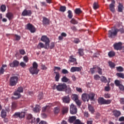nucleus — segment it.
Segmentation results:
<instances>
[{"label": "nucleus", "instance_id": "nucleus-34", "mask_svg": "<svg viewBox=\"0 0 124 124\" xmlns=\"http://www.w3.org/2000/svg\"><path fill=\"white\" fill-rule=\"evenodd\" d=\"M78 54H79V56L81 57L84 56V49L79 48L78 49Z\"/></svg>", "mask_w": 124, "mask_h": 124}, {"label": "nucleus", "instance_id": "nucleus-40", "mask_svg": "<svg viewBox=\"0 0 124 124\" xmlns=\"http://www.w3.org/2000/svg\"><path fill=\"white\" fill-rule=\"evenodd\" d=\"M62 82H64V83H67V82H68L69 81V79L66 78V77L64 76L62 78Z\"/></svg>", "mask_w": 124, "mask_h": 124}, {"label": "nucleus", "instance_id": "nucleus-47", "mask_svg": "<svg viewBox=\"0 0 124 124\" xmlns=\"http://www.w3.org/2000/svg\"><path fill=\"white\" fill-rule=\"evenodd\" d=\"M54 112L55 114H59L60 113V108L58 107L54 108Z\"/></svg>", "mask_w": 124, "mask_h": 124}, {"label": "nucleus", "instance_id": "nucleus-28", "mask_svg": "<svg viewBox=\"0 0 124 124\" xmlns=\"http://www.w3.org/2000/svg\"><path fill=\"white\" fill-rule=\"evenodd\" d=\"M123 8H124V6L122 4L119 3L118 6V12H123Z\"/></svg>", "mask_w": 124, "mask_h": 124}, {"label": "nucleus", "instance_id": "nucleus-42", "mask_svg": "<svg viewBox=\"0 0 124 124\" xmlns=\"http://www.w3.org/2000/svg\"><path fill=\"white\" fill-rule=\"evenodd\" d=\"M108 64H109V66H110V67H111V68H115V66H116V64H115V63H114L111 61H109L108 62Z\"/></svg>", "mask_w": 124, "mask_h": 124}, {"label": "nucleus", "instance_id": "nucleus-37", "mask_svg": "<svg viewBox=\"0 0 124 124\" xmlns=\"http://www.w3.org/2000/svg\"><path fill=\"white\" fill-rule=\"evenodd\" d=\"M70 23L73 24V25H77L78 24V21L73 18L70 21Z\"/></svg>", "mask_w": 124, "mask_h": 124}, {"label": "nucleus", "instance_id": "nucleus-43", "mask_svg": "<svg viewBox=\"0 0 124 124\" xmlns=\"http://www.w3.org/2000/svg\"><path fill=\"white\" fill-rule=\"evenodd\" d=\"M75 102H76L77 105L78 107H80L81 105L82 104V102H81V101L80 100L78 99V100L75 101Z\"/></svg>", "mask_w": 124, "mask_h": 124}, {"label": "nucleus", "instance_id": "nucleus-50", "mask_svg": "<svg viewBox=\"0 0 124 124\" xmlns=\"http://www.w3.org/2000/svg\"><path fill=\"white\" fill-rule=\"evenodd\" d=\"M93 9H97L98 8V4L96 2H94L93 4Z\"/></svg>", "mask_w": 124, "mask_h": 124}, {"label": "nucleus", "instance_id": "nucleus-24", "mask_svg": "<svg viewBox=\"0 0 124 124\" xmlns=\"http://www.w3.org/2000/svg\"><path fill=\"white\" fill-rule=\"evenodd\" d=\"M54 74H56L55 77V81H56V82H59V81H60V73L58 72H54Z\"/></svg>", "mask_w": 124, "mask_h": 124}, {"label": "nucleus", "instance_id": "nucleus-64", "mask_svg": "<svg viewBox=\"0 0 124 124\" xmlns=\"http://www.w3.org/2000/svg\"><path fill=\"white\" fill-rule=\"evenodd\" d=\"M4 73V69L0 67V75H1Z\"/></svg>", "mask_w": 124, "mask_h": 124}, {"label": "nucleus", "instance_id": "nucleus-6", "mask_svg": "<svg viewBox=\"0 0 124 124\" xmlns=\"http://www.w3.org/2000/svg\"><path fill=\"white\" fill-rule=\"evenodd\" d=\"M66 88H67V86L65 83H59V84L56 86V90H57L58 92H63Z\"/></svg>", "mask_w": 124, "mask_h": 124}, {"label": "nucleus", "instance_id": "nucleus-55", "mask_svg": "<svg viewBox=\"0 0 124 124\" xmlns=\"http://www.w3.org/2000/svg\"><path fill=\"white\" fill-rule=\"evenodd\" d=\"M94 69H96V67L93 66V68H90V71L92 74H93L94 73Z\"/></svg>", "mask_w": 124, "mask_h": 124}, {"label": "nucleus", "instance_id": "nucleus-62", "mask_svg": "<svg viewBox=\"0 0 124 124\" xmlns=\"http://www.w3.org/2000/svg\"><path fill=\"white\" fill-rule=\"evenodd\" d=\"M38 98L39 99H42L43 98V93H40L38 95Z\"/></svg>", "mask_w": 124, "mask_h": 124}, {"label": "nucleus", "instance_id": "nucleus-21", "mask_svg": "<svg viewBox=\"0 0 124 124\" xmlns=\"http://www.w3.org/2000/svg\"><path fill=\"white\" fill-rule=\"evenodd\" d=\"M113 115L114 116H115L116 118H118V117H120L121 116V111L117 110H114L113 111Z\"/></svg>", "mask_w": 124, "mask_h": 124}, {"label": "nucleus", "instance_id": "nucleus-22", "mask_svg": "<svg viewBox=\"0 0 124 124\" xmlns=\"http://www.w3.org/2000/svg\"><path fill=\"white\" fill-rule=\"evenodd\" d=\"M17 102H13L12 103V107H11L12 111H14L15 110H16V108H17Z\"/></svg>", "mask_w": 124, "mask_h": 124}, {"label": "nucleus", "instance_id": "nucleus-36", "mask_svg": "<svg viewBox=\"0 0 124 124\" xmlns=\"http://www.w3.org/2000/svg\"><path fill=\"white\" fill-rule=\"evenodd\" d=\"M41 48H45V45L42 43H39L37 46V48L41 49Z\"/></svg>", "mask_w": 124, "mask_h": 124}, {"label": "nucleus", "instance_id": "nucleus-5", "mask_svg": "<svg viewBox=\"0 0 124 124\" xmlns=\"http://www.w3.org/2000/svg\"><path fill=\"white\" fill-rule=\"evenodd\" d=\"M98 102L99 104H100V105H108V104H110L111 102H112V100H106L104 99L103 97H100L98 99Z\"/></svg>", "mask_w": 124, "mask_h": 124}, {"label": "nucleus", "instance_id": "nucleus-7", "mask_svg": "<svg viewBox=\"0 0 124 124\" xmlns=\"http://www.w3.org/2000/svg\"><path fill=\"white\" fill-rule=\"evenodd\" d=\"M117 34H118V32L116 28L114 30L111 29V30L108 31V37H109V38H113V37H115Z\"/></svg>", "mask_w": 124, "mask_h": 124}, {"label": "nucleus", "instance_id": "nucleus-29", "mask_svg": "<svg viewBox=\"0 0 124 124\" xmlns=\"http://www.w3.org/2000/svg\"><path fill=\"white\" fill-rule=\"evenodd\" d=\"M33 111L35 113H37L40 111V107L37 105H36L35 107L33 108Z\"/></svg>", "mask_w": 124, "mask_h": 124}, {"label": "nucleus", "instance_id": "nucleus-16", "mask_svg": "<svg viewBox=\"0 0 124 124\" xmlns=\"http://www.w3.org/2000/svg\"><path fill=\"white\" fill-rule=\"evenodd\" d=\"M20 63L19 62V61L17 60H15L13 62L10 63L9 64V65L10 67H17L19 65V64Z\"/></svg>", "mask_w": 124, "mask_h": 124}, {"label": "nucleus", "instance_id": "nucleus-49", "mask_svg": "<svg viewBox=\"0 0 124 124\" xmlns=\"http://www.w3.org/2000/svg\"><path fill=\"white\" fill-rule=\"evenodd\" d=\"M14 37L16 38V40L19 41L21 39V36L17 34H15Z\"/></svg>", "mask_w": 124, "mask_h": 124}, {"label": "nucleus", "instance_id": "nucleus-46", "mask_svg": "<svg viewBox=\"0 0 124 124\" xmlns=\"http://www.w3.org/2000/svg\"><path fill=\"white\" fill-rule=\"evenodd\" d=\"M116 69L118 72H123L124 71V68L122 66L116 67Z\"/></svg>", "mask_w": 124, "mask_h": 124}, {"label": "nucleus", "instance_id": "nucleus-17", "mask_svg": "<svg viewBox=\"0 0 124 124\" xmlns=\"http://www.w3.org/2000/svg\"><path fill=\"white\" fill-rule=\"evenodd\" d=\"M82 70V69L80 67H72L70 69L71 72H79Z\"/></svg>", "mask_w": 124, "mask_h": 124}, {"label": "nucleus", "instance_id": "nucleus-44", "mask_svg": "<svg viewBox=\"0 0 124 124\" xmlns=\"http://www.w3.org/2000/svg\"><path fill=\"white\" fill-rule=\"evenodd\" d=\"M19 118L20 119H23V118H25L26 116V113L25 112H19Z\"/></svg>", "mask_w": 124, "mask_h": 124}, {"label": "nucleus", "instance_id": "nucleus-23", "mask_svg": "<svg viewBox=\"0 0 124 124\" xmlns=\"http://www.w3.org/2000/svg\"><path fill=\"white\" fill-rule=\"evenodd\" d=\"M71 98L72 100H74V101H76V100L79 99V96L76 94H72L71 95Z\"/></svg>", "mask_w": 124, "mask_h": 124}, {"label": "nucleus", "instance_id": "nucleus-8", "mask_svg": "<svg viewBox=\"0 0 124 124\" xmlns=\"http://www.w3.org/2000/svg\"><path fill=\"white\" fill-rule=\"evenodd\" d=\"M26 29V30H28V31H31V33H34V32L36 31L34 26L32 25V24L30 23L27 24Z\"/></svg>", "mask_w": 124, "mask_h": 124}, {"label": "nucleus", "instance_id": "nucleus-18", "mask_svg": "<svg viewBox=\"0 0 124 124\" xmlns=\"http://www.w3.org/2000/svg\"><path fill=\"white\" fill-rule=\"evenodd\" d=\"M50 24V20L47 18V17H43V25H49Z\"/></svg>", "mask_w": 124, "mask_h": 124}, {"label": "nucleus", "instance_id": "nucleus-51", "mask_svg": "<svg viewBox=\"0 0 124 124\" xmlns=\"http://www.w3.org/2000/svg\"><path fill=\"white\" fill-rule=\"evenodd\" d=\"M54 47H55V43H54V42H51L50 43V44L49 45V48L50 49L54 48Z\"/></svg>", "mask_w": 124, "mask_h": 124}, {"label": "nucleus", "instance_id": "nucleus-11", "mask_svg": "<svg viewBox=\"0 0 124 124\" xmlns=\"http://www.w3.org/2000/svg\"><path fill=\"white\" fill-rule=\"evenodd\" d=\"M115 50H122L123 49V43L119 42L115 43L113 45Z\"/></svg>", "mask_w": 124, "mask_h": 124}, {"label": "nucleus", "instance_id": "nucleus-14", "mask_svg": "<svg viewBox=\"0 0 124 124\" xmlns=\"http://www.w3.org/2000/svg\"><path fill=\"white\" fill-rule=\"evenodd\" d=\"M81 98L84 102H89V94L87 93H84L82 94Z\"/></svg>", "mask_w": 124, "mask_h": 124}, {"label": "nucleus", "instance_id": "nucleus-63", "mask_svg": "<svg viewBox=\"0 0 124 124\" xmlns=\"http://www.w3.org/2000/svg\"><path fill=\"white\" fill-rule=\"evenodd\" d=\"M27 120H31L32 119V115L29 114L27 115Z\"/></svg>", "mask_w": 124, "mask_h": 124}, {"label": "nucleus", "instance_id": "nucleus-32", "mask_svg": "<svg viewBox=\"0 0 124 124\" xmlns=\"http://www.w3.org/2000/svg\"><path fill=\"white\" fill-rule=\"evenodd\" d=\"M74 121H76V116L70 117L69 122L70 123V124H72Z\"/></svg>", "mask_w": 124, "mask_h": 124}, {"label": "nucleus", "instance_id": "nucleus-60", "mask_svg": "<svg viewBox=\"0 0 124 124\" xmlns=\"http://www.w3.org/2000/svg\"><path fill=\"white\" fill-rule=\"evenodd\" d=\"M19 53L21 55H25L26 51L24 49H20L19 50Z\"/></svg>", "mask_w": 124, "mask_h": 124}, {"label": "nucleus", "instance_id": "nucleus-10", "mask_svg": "<svg viewBox=\"0 0 124 124\" xmlns=\"http://www.w3.org/2000/svg\"><path fill=\"white\" fill-rule=\"evenodd\" d=\"M114 84L117 87H119V89L120 91L124 92V86L123 84H121V81L119 80H115L114 81Z\"/></svg>", "mask_w": 124, "mask_h": 124}, {"label": "nucleus", "instance_id": "nucleus-45", "mask_svg": "<svg viewBox=\"0 0 124 124\" xmlns=\"http://www.w3.org/2000/svg\"><path fill=\"white\" fill-rule=\"evenodd\" d=\"M96 69H97V70H98L97 72H98V74H100V75H102V69H101L99 67L97 66Z\"/></svg>", "mask_w": 124, "mask_h": 124}, {"label": "nucleus", "instance_id": "nucleus-9", "mask_svg": "<svg viewBox=\"0 0 124 124\" xmlns=\"http://www.w3.org/2000/svg\"><path fill=\"white\" fill-rule=\"evenodd\" d=\"M77 108L74 104H72L70 106V112L72 115L77 114Z\"/></svg>", "mask_w": 124, "mask_h": 124}, {"label": "nucleus", "instance_id": "nucleus-57", "mask_svg": "<svg viewBox=\"0 0 124 124\" xmlns=\"http://www.w3.org/2000/svg\"><path fill=\"white\" fill-rule=\"evenodd\" d=\"M23 61L25 62H29V57L27 56H24L23 57Z\"/></svg>", "mask_w": 124, "mask_h": 124}, {"label": "nucleus", "instance_id": "nucleus-13", "mask_svg": "<svg viewBox=\"0 0 124 124\" xmlns=\"http://www.w3.org/2000/svg\"><path fill=\"white\" fill-rule=\"evenodd\" d=\"M115 3H116V1H115V0H111V3L109 4V10L112 13H114L115 12Z\"/></svg>", "mask_w": 124, "mask_h": 124}, {"label": "nucleus", "instance_id": "nucleus-48", "mask_svg": "<svg viewBox=\"0 0 124 124\" xmlns=\"http://www.w3.org/2000/svg\"><path fill=\"white\" fill-rule=\"evenodd\" d=\"M101 81L104 83H107V78L104 76H102Z\"/></svg>", "mask_w": 124, "mask_h": 124}, {"label": "nucleus", "instance_id": "nucleus-19", "mask_svg": "<svg viewBox=\"0 0 124 124\" xmlns=\"http://www.w3.org/2000/svg\"><path fill=\"white\" fill-rule=\"evenodd\" d=\"M94 96H95V94L94 93H90L88 94V98L91 101L94 99Z\"/></svg>", "mask_w": 124, "mask_h": 124}, {"label": "nucleus", "instance_id": "nucleus-25", "mask_svg": "<svg viewBox=\"0 0 124 124\" xmlns=\"http://www.w3.org/2000/svg\"><path fill=\"white\" fill-rule=\"evenodd\" d=\"M77 60L76 58H74V56L71 55L69 57V62H75Z\"/></svg>", "mask_w": 124, "mask_h": 124}, {"label": "nucleus", "instance_id": "nucleus-58", "mask_svg": "<svg viewBox=\"0 0 124 124\" xmlns=\"http://www.w3.org/2000/svg\"><path fill=\"white\" fill-rule=\"evenodd\" d=\"M71 30L74 31H77V28L75 26H73L71 27Z\"/></svg>", "mask_w": 124, "mask_h": 124}, {"label": "nucleus", "instance_id": "nucleus-3", "mask_svg": "<svg viewBox=\"0 0 124 124\" xmlns=\"http://www.w3.org/2000/svg\"><path fill=\"white\" fill-rule=\"evenodd\" d=\"M41 40L45 43V49L48 50V49H49V45L50 44V39L46 35H44L42 36Z\"/></svg>", "mask_w": 124, "mask_h": 124}, {"label": "nucleus", "instance_id": "nucleus-38", "mask_svg": "<svg viewBox=\"0 0 124 124\" xmlns=\"http://www.w3.org/2000/svg\"><path fill=\"white\" fill-rule=\"evenodd\" d=\"M0 10L2 12H5V11L6 10V6L5 5H2L0 7Z\"/></svg>", "mask_w": 124, "mask_h": 124}, {"label": "nucleus", "instance_id": "nucleus-52", "mask_svg": "<svg viewBox=\"0 0 124 124\" xmlns=\"http://www.w3.org/2000/svg\"><path fill=\"white\" fill-rule=\"evenodd\" d=\"M74 124H84V123L81 122L80 120L77 119L75 121Z\"/></svg>", "mask_w": 124, "mask_h": 124}, {"label": "nucleus", "instance_id": "nucleus-27", "mask_svg": "<svg viewBox=\"0 0 124 124\" xmlns=\"http://www.w3.org/2000/svg\"><path fill=\"white\" fill-rule=\"evenodd\" d=\"M68 112V107H63L62 108V113L64 114Z\"/></svg>", "mask_w": 124, "mask_h": 124}, {"label": "nucleus", "instance_id": "nucleus-33", "mask_svg": "<svg viewBox=\"0 0 124 124\" xmlns=\"http://www.w3.org/2000/svg\"><path fill=\"white\" fill-rule=\"evenodd\" d=\"M75 13L77 15H79L82 13V10H81V9L80 8H76L75 10Z\"/></svg>", "mask_w": 124, "mask_h": 124}, {"label": "nucleus", "instance_id": "nucleus-4", "mask_svg": "<svg viewBox=\"0 0 124 124\" xmlns=\"http://www.w3.org/2000/svg\"><path fill=\"white\" fill-rule=\"evenodd\" d=\"M18 80H19V78L16 76H13L10 78L9 79V85L11 87H14L16 86L18 83Z\"/></svg>", "mask_w": 124, "mask_h": 124}, {"label": "nucleus", "instance_id": "nucleus-26", "mask_svg": "<svg viewBox=\"0 0 124 124\" xmlns=\"http://www.w3.org/2000/svg\"><path fill=\"white\" fill-rule=\"evenodd\" d=\"M6 17L9 19V20H12V18H13V14L11 13H8L6 14Z\"/></svg>", "mask_w": 124, "mask_h": 124}, {"label": "nucleus", "instance_id": "nucleus-2", "mask_svg": "<svg viewBox=\"0 0 124 124\" xmlns=\"http://www.w3.org/2000/svg\"><path fill=\"white\" fill-rule=\"evenodd\" d=\"M24 92V89L22 87H19L17 88V90L14 93V95L17 97H12L13 99H19L20 97H21V93H23Z\"/></svg>", "mask_w": 124, "mask_h": 124}, {"label": "nucleus", "instance_id": "nucleus-35", "mask_svg": "<svg viewBox=\"0 0 124 124\" xmlns=\"http://www.w3.org/2000/svg\"><path fill=\"white\" fill-rule=\"evenodd\" d=\"M1 117L3 118H5L6 117V111L4 109H2L1 112Z\"/></svg>", "mask_w": 124, "mask_h": 124}, {"label": "nucleus", "instance_id": "nucleus-1", "mask_svg": "<svg viewBox=\"0 0 124 124\" xmlns=\"http://www.w3.org/2000/svg\"><path fill=\"white\" fill-rule=\"evenodd\" d=\"M38 64L36 62H33L32 64V66L31 67L29 68V71L32 75H37L38 74V72H39V70L38 68Z\"/></svg>", "mask_w": 124, "mask_h": 124}, {"label": "nucleus", "instance_id": "nucleus-15", "mask_svg": "<svg viewBox=\"0 0 124 124\" xmlns=\"http://www.w3.org/2000/svg\"><path fill=\"white\" fill-rule=\"evenodd\" d=\"M22 16H31V10H27L26 9L24 10L22 14Z\"/></svg>", "mask_w": 124, "mask_h": 124}, {"label": "nucleus", "instance_id": "nucleus-31", "mask_svg": "<svg viewBox=\"0 0 124 124\" xmlns=\"http://www.w3.org/2000/svg\"><path fill=\"white\" fill-rule=\"evenodd\" d=\"M115 55H116V53L113 51H109L108 53V56L109 58H113V57H115Z\"/></svg>", "mask_w": 124, "mask_h": 124}, {"label": "nucleus", "instance_id": "nucleus-39", "mask_svg": "<svg viewBox=\"0 0 124 124\" xmlns=\"http://www.w3.org/2000/svg\"><path fill=\"white\" fill-rule=\"evenodd\" d=\"M66 10V7L64 6H61L60 8L59 11H61V12H65Z\"/></svg>", "mask_w": 124, "mask_h": 124}, {"label": "nucleus", "instance_id": "nucleus-30", "mask_svg": "<svg viewBox=\"0 0 124 124\" xmlns=\"http://www.w3.org/2000/svg\"><path fill=\"white\" fill-rule=\"evenodd\" d=\"M68 13V18H69V19H72V17H73V14H72V11H71V10H69L67 12Z\"/></svg>", "mask_w": 124, "mask_h": 124}, {"label": "nucleus", "instance_id": "nucleus-56", "mask_svg": "<svg viewBox=\"0 0 124 124\" xmlns=\"http://www.w3.org/2000/svg\"><path fill=\"white\" fill-rule=\"evenodd\" d=\"M105 98H110L111 97V94L109 93H105L104 95Z\"/></svg>", "mask_w": 124, "mask_h": 124}, {"label": "nucleus", "instance_id": "nucleus-59", "mask_svg": "<svg viewBox=\"0 0 124 124\" xmlns=\"http://www.w3.org/2000/svg\"><path fill=\"white\" fill-rule=\"evenodd\" d=\"M62 74H68V71L65 69H63L62 70Z\"/></svg>", "mask_w": 124, "mask_h": 124}, {"label": "nucleus", "instance_id": "nucleus-20", "mask_svg": "<svg viewBox=\"0 0 124 124\" xmlns=\"http://www.w3.org/2000/svg\"><path fill=\"white\" fill-rule=\"evenodd\" d=\"M88 110L89 112H91V114H93V113L95 112L94 108H93V107L90 104L88 105Z\"/></svg>", "mask_w": 124, "mask_h": 124}, {"label": "nucleus", "instance_id": "nucleus-53", "mask_svg": "<svg viewBox=\"0 0 124 124\" xmlns=\"http://www.w3.org/2000/svg\"><path fill=\"white\" fill-rule=\"evenodd\" d=\"M76 90L77 92H78V93H83V90H82V88H81L76 87Z\"/></svg>", "mask_w": 124, "mask_h": 124}, {"label": "nucleus", "instance_id": "nucleus-61", "mask_svg": "<svg viewBox=\"0 0 124 124\" xmlns=\"http://www.w3.org/2000/svg\"><path fill=\"white\" fill-rule=\"evenodd\" d=\"M116 31H117V33L119 32V31H120V32L121 33H124V29H116Z\"/></svg>", "mask_w": 124, "mask_h": 124}, {"label": "nucleus", "instance_id": "nucleus-54", "mask_svg": "<svg viewBox=\"0 0 124 124\" xmlns=\"http://www.w3.org/2000/svg\"><path fill=\"white\" fill-rule=\"evenodd\" d=\"M13 116L15 118H20V112H16Z\"/></svg>", "mask_w": 124, "mask_h": 124}, {"label": "nucleus", "instance_id": "nucleus-12", "mask_svg": "<svg viewBox=\"0 0 124 124\" xmlns=\"http://www.w3.org/2000/svg\"><path fill=\"white\" fill-rule=\"evenodd\" d=\"M62 99L63 103H67V104L70 103V97L69 96V95L63 96L62 98Z\"/></svg>", "mask_w": 124, "mask_h": 124}, {"label": "nucleus", "instance_id": "nucleus-41", "mask_svg": "<svg viewBox=\"0 0 124 124\" xmlns=\"http://www.w3.org/2000/svg\"><path fill=\"white\" fill-rule=\"evenodd\" d=\"M116 76L119 78H122V79H124V75L122 73H117Z\"/></svg>", "mask_w": 124, "mask_h": 124}]
</instances>
